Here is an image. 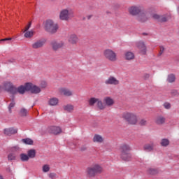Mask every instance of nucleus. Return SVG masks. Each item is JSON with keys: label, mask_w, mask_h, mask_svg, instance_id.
<instances>
[{"label": "nucleus", "mask_w": 179, "mask_h": 179, "mask_svg": "<svg viewBox=\"0 0 179 179\" xmlns=\"http://www.w3.org/2000/svg\"><path fill=\"white\" fill-rule=\"evenodd\" d=\"M21 162H29V159L27 154L22 153L20 155Z\"/></svg>", "instance_id": "obj_34"}, {"label": "nucleus", "mask_w": 179, "mask_h": 179, "mask_svg": "<svg viewBox=\"0 0 179 179\" xmlns=\"http://www.w3.org/2000/svg\"><path fill=\"white\" fill-rule=\"evenodd\" d=\"M29 85V83H25L24 85H20L18 87H17V93L20 94H24L26 92H27V85Z\"/></svg>", "instance_id": "obj_18"}, {"label": "nucleus", "mask_w": 179, "mask_h": 179, "mask_svg": "<svg viewBox=\"0 0 179 179\" xmlns=\"http://www.w3.org/2000/svg\"><path fill=\"white\" fill-rule=\"evenodd\" d=\"M103 55L108 61H110V62H115L118 59L117 57V53L111 50L110 49H108L104 50Z\"/></svg>", "instance_id": "obj_5"}, {"label": "nucleus", "mask_w": 179, "mask_h": 179, "mask_svg": "<svg viewBox=\"0 0 179 179\" xmlns=\"http://www.w3.org/2000/svg\"><path fill=\"white\" fill-rule=\"evenodd\" d=\"M68 41L70 43V44H72L73 45H76L79 42V38L78 37V35L75 34H71L68 37Z\"/></svg>", "instance_id": "obj_15"}, {"label": "nucleus", "mask_w": 179, "mask_h": 179, "mask_svg": "<svg viewBox=\"0 0 179 179\" xmlns=\"http://www.w3.org/2000/svg\"><path fill=\"white\" fill-rule=\"evenodd\" d=\"M171 94L172 96H178V92H177V90H172Z\"/></svg>", "instance_id": "obj_48"}, {"label": "nucleus", "mask_w": 179, "mask_h": 179, "mask_svg": "<svg viewBox=\"0 0 179 179\" xmlns=\"http://www.w3.org/2000/svg\"><path fill=\"white\" fill-rule=\"evenodd\" d=\"M93 142L95 143H103L104 142V138L100 134H95L93 137Z\"/></svg>", "instance_id": "obj_21"}, {"label": "nucleus", "mask_w": 179, "mask_h": 179, "mask_svg": "<svg viewBox=\"0 0 179 179\" xmlns=\"http://www.w3.org/2000/svg\"><path fill=\"white\" fill-rule=\"evenodd\" d=\"M17 133V129L13 127L4 129V135H6L7 136H10V135H13Z\"/></svg>", "instance_id": "obj_19"}, {"label": "nucleus", "mask_w": 179, "mask_h": 179, "mask_svg": "<svg viewBox=\"0 0 179 179\" xmlns=\"http://www.w3.org/2000/svg\"><path fill=\"white\" fill-rule=\"evenodd\" d=\"M169 145H170V141H169V139L167 138H164L161 140V146H169Z\"/></svg>", "instance_id": "obj_37"}, {"label": "nucleus", "mask_w": 179, "mask_h": 179, "mask_svg": "<svg viewBox=\"0 0 179 179\" xmlns=\"http://www.w3.org/2000/svg\"><path fill=\"white\" fill-rule=\"evenodd\" d=\"M75 17V13L73 10L70 8H63L60 10L59 14V19L63 20L64 22H68L71 20L72 17Z\"/></svg>", "instance_id": "obj_1"}, {"label": "nucleus", "mask_w": 179, "mask_h": 179, "mask_svg": "<svg viewBox=\"0 0 179 179\" xmlns=\"http://www.w3.org/2000/svg\"><path fill=\"white\" fill-rule=\"evenodd\" d=\"M137 19H138V22H146V20H148V17L146 16V14L141 13V14H139Z\"/></svg>", "instance_id": "obj_29"}, {"label": "nucleus", "mask_w": 179, "mask_h": 179, "mask_svg": "<svg viewBox=\"0 0 179 179\" xmlns=\"http://www.w3.org/2000/svg\"><path fill=\"white\" fill-rule=\"evenodd\" d=\"M41 89H45V87H47V83L45 81H43L41 83Z\"/></svg>", "instance_id": "obj_45"}, {"label": "nucleus", "mask_w": 179, "mask_h": 179, "mask_svg": "<svg viewBox=\"0 0 179 179\" xmlns=\"http://www.w3.org/2000/svg\"><path fill=\"white\" fill-rule=\"evenodd\" d=\"M110 13H111L110 11H106L107 15H110Z\"/></svg>", "instance_id": "obj_55"}, {"label": "nucleus", "mask_w": 179, "mask_h": 179, "mask_svg": "<svg viewBox=\"0 0 179 179\" xmlns=\"http://www.w3.org/2000/svg\"><path fill=\"white\" fill-rule=\"evenodd\" d=\"M0 179H3V177L0 175Z\"/></svg>", "instance_id": "obj_56"}, {"label": "nucleus", "mask_w": 179, "mask_h": 179, "mask_svg": "<svg viewBox=\"0 0 179 179\" xmlns=\"http://www.w3.org/2000/svg\"><path fill=\"white\" fill-rule=\"evenodd\" d=\"M96 107H98L99 110H104V108H106V105L103 103V101L100 100V99H98V101H96Z\"/></svg>", "instance_id": "obj_33"}, {"label": "nucleus", "mask_w": 179, "mask_h": 179, "mask_svg": "<svg viewBox=\"0 0 179 179\" xmlns=\"http://www.w3.org/2000/svg\"><path fill=\"white\" fill-rule=\"evenodd\" d=\"M99 99L95 97H92L88 101V104L90 106V107H93L96 103H97Z\"/></svg>", "instance_id": "obj_32"}, {"label": "nucleus", "mask_w": 179, "mask_h": 179, "mask_svg": "<svg viewBox=\"0 0 179 179\" xmlns=\"http://www.w3.org/2000/svg\"><path fill=\"white\" fill-rule=\"evenodd\" d=\"M9 40H12V38H4V39H1V40H0V42H1V41H9Z\"/></svg>", "instance_id": "obj_51"}, {"label": "nucleus", "mask_w": 179, "mask_h": 179, "mask_svg": "<svg viewBox=\"0 0 179 179\" xmlns=\"http://www.w3.org/2000/svg\"><path fill=\"white\" fill-rule=\"evenodd\" d=\"M120 153H129L131 152V146L128 144H122L120 148Z\"/></svg>", "instance_id": "obj_20"}, {"label": "nucleus", "mask_w": 179, "mask_h": 179, "mask_svg": "<svg viewBox=\"0 0 179 179\" xmlns=\"http://www.w3.org/2000/svg\"><path fill=\"white\" fill-rule=\"evenodd\" d=\"M44 44H45V41L44 40H38L34 42L31 45V48L34 50H38L40 48H43L44 47Z\"/></svg>", "instance_id": "obj_14"}, {"label": "nucleus", "mask_w": 179, "mask_h": 179, "mask_svg": "<svg viewBox=\"0 0 179 179\" xmlns=\"http://www.w3.org/2000/svg\"><path fill=\"white\" fill-rule=\"evenodd\" d=\"M103 101L105 104H106V106H108V107H111V106L114 105V99H113L110 96L104 98Z\"/></svg>", "instance_id": "obj_23"}, {"label": "nucleus", "mask_w": 179, "mask_h": 179, "mask_svg": "<svg viewBox=\"0 0 179 179\" xmlns=\"http://www.w3.org/2000/svg\"><path fill=\"white\" fill-rule=\"evenodd\" d=\"M148 124V121L145 119H142L139 122V125H141V127H145V125Z\"/></svg>", "instance_id": "obj_43"}, {"label": "nucleus", "mask_w": 179, "mask_h": 179, "mask_svg": "<svg viewBox=\"0 0 179 179\" xmlns=\"http://www.w3.org/2000/svg\"><path fill=\"white\" fill-rule=\"evenodd\" d=\"M16 103H15V101H12L11 103L9 104L8 106V111L10 113H12V109L13 108V107H15Z\"/></svg>", "instance_id": "obj_40"}, {"label": "nucleus", "mask_w": 179, "mask_h": 179, "mask_svg": "<svg viewBox=\"0 0 179 179\" xmlns=\"http://www.w3.org/2000/svg\"><path fill=\"white\" fill-rule=\"evenodd\" d=\"M59 100L57 98H51L49 101L48 104L54 106H57Z\"/></svg>", "instance_id": "obj_30"}, {"label": "nucleus", "mask_w": 179, "mask_h": 179, "mask_svg": "<svg viewBox=\"0 0 179 179\" xmlns=\"http://www.w3.org/2000/svg\"><path fill=\"white\" fill-rule=\"evenodd\" d=\"M147 172L148 174H150L151 176H155V174H157V173H159L157 169L153 168H149Z\"/></svg>", "instance_id": "obj_36"}, {"label": "nucleus", "mask_w": 179, "mask_h": 179, "mask_svg": "<svg viewBox=\"0 0 179 179\" xmlns=\"http://www.w3.org/2000/svg\"><path fill=\"white\" fill-rule=\"evenodd\" d=\"M105 85L118 86V85H120V80L114 76H110L107 80H105Z\"/></svg>", "instance_id": "obj_10"}, {"label": "nucleus", "mask_w": 179, "mask_h": 179, "mask_svg": "<svg viewBox=\"0 0 179 179\" xmlns=\"http://www.w3.org/2000/svg\"><path fill=\"white\" fill-rule=\"evenodd\" d=\"M24 34V36L25 37V38H31V37H33L34 36V31L31 30V31H23Z\"/></svg>", "instance_id": "obj_27"}, {"label": "nucleus", "mask_w": 179, "mask_h": 179, "mask_svg": "<svg viewBox=\"0 0 179 179\" xmlns=\"http://www.w3.org/2000/svg\"><path fill=\"white\" fill-rule=\"evenodd\" d=\"M31 27V22H29L28 25L25 27L24 31H29V29Z\"/></svg>", "instance_id": "obj_46"}, {"label": "nucleus", "mask_w": 179, "mask_h": 179, "mask_svg": "<svg viewBox=\"0 0 179 179\" xmlns=\"http://www.w3.org/2000/svg\"><path fill=\"white\" fill-rule=\"evenodd\" d=\"M92 17H93L92 15H90L87 16V19H88V20H90V19H92Z\"/></svg>", "instance_id": "obj_53"}, {"label": "nucleus", "mask_w": 179, "mask_h": 179, "mask_svg": "<svg viewBox=\"0 0 179 179\" xmlns=\"http://www.w3.org/2000/svg\"><path fill=\"white\" fill-rule=\"evenodd\" d=\"M154 148H155V144L153 143L145 144L144 145V150H146L147 152H152Z\"/></svg>", "instance_id": "obj_28"}, {"label": "nucleus", "mask_w": 179, "mask_h": 179, "mask_svg": "<svg viewBox=\"0 0 179 179\" xmlns=\"http://www.w3.org/2000/svg\"><path fill=\"white\" fill-rule=\"evenodd\" d=\"M87 147L83 146V147H81L80 150H82L83 152H85V150H87Z\"/></svg>", "instance_id": "obj_52"}, {"label": "nucleus", "mask_w": 179, "mask_h": 179, "mask_svg": "<svg viewBox=\"0 0 179 179\" xmlns=\"http://www.w3.org/2000/svg\"><path fill=\"white\" fill-rule=\"evenodd\" d=\"M120 157L124 162H129L132 159V155H131V152H123L120 153Z\"/></svg>", "instance_id": "obj_17"}, {"label": "nucleus", "mask_w": 179, "mask_h": 179, "mask_svg": "<svg viewBox=\"0 0 179 179\" xmlns=\"http://www.w3.org/2000/svg\"><path fill=\"white\" fill-rule=\"evenodd\" d=\"M64 111H67V113H73L75 110V106L72 104H67L63 106Z\"/></svg>", "instance_id": "obj_24"}, {"label": "nucleus", "mask_w": 179, "mask_h": 179, "mask_svg": "<svg viewBox=\"0 0 179 179\" xmlns=\"http://www.w3.org/2000/svg\"><path fill=\"white\" fill-rule=\"evenodd\" d=\"M152 17L155 20H158V22H167V20L171 19V15L166 14L164 15H159V14H153Z\"/></svg>", "instance_id": "obj_7"}, {"label": "nucleus", "mask_w": 179, "mask_h": 179, "mask_svg": "<svg viewBox=\"0 0 179 179\" xmlns=\"http://www.w3.org/2000/svg\"><path fill=\"white\" fill-rule=\"evenodd\" d=\"M42 170L43 173H48L50 171V165L45 164L43 166Z\"/></svg>", "instance_id": "obj_41"}, {"label": "nucleus", "mask_w": 179, "mask_h": 179, "mask_svg": "<svg viewBox=\"0 0 179 179\" xmlns=\"http://www.w3.org/2000/svg\"><path fill=\"white\" fill-rule=\"evenodd\" d=\"M143 11V7L139 5L131 6L128 8V12L131 16H138V15H141Z\"/></svg>", "instance_id": "obj_6"}, {"label": "nucleus", "mask_w": 179, "mask_h": 179, "mask_svg": "<svg viewBox=\"0 0 179 179\" xmlns=\"http://www.w3.org/2000/svg\"><path fill=\"white\" fill-rule=\"evenodd\" d=\"M27 115H29V110H27V109L22 108L19 111V116L20 117H27Z\"/></svg>", "instance_id": "obj_26"}, {"label": "nucleus", "mask_w": 179, "mask_h": 179, "mask_svg": "<svg viewBox=\"0 0 179 179\" xmlns=\"http://www.w3.org/2000/svg\"><path fill=\"white\" fill-rule=\"evenodd\" d=\"M60 94L64 96L65 97H72L73 96V91L69 88L62 87L59 90Z\"/></svg>", "instance_id": "obj_9"}, {"label": "nucleus", "mask_w": 179, "mask_h": 179, "mask_svg": "<svg viewBox=\"0 0 179 179\" xmlns=\"http://www.w3.org/2000/svg\"><path fill=\"white\" fill-rule=\"evenodd\" d=\"M167 82L169 83H173L176 82V76L174 74H169L167 78Z\"/></svg>", "instance_id": "obj_35"}, {"label": "nucleus", "mask_w": 179, "mask_h": 179, "mask_svg": "<svg viewBox=\"0 0 179 179\" xmlns=\"http://www.w3.org/2000/svg\"><path fill=\"white\" fill-rule=\"evenodd\" d=\"M124 58L127 61H131L135 58V55L132 52H126L124 54Z\"/></svg>", "instance_id": "obj_25"}, {"label": "nucleus", "mask_w": 179, "mask_h": 179, "mask_svg": "<svg viewBox=\"0 0 179 179\" xmlns=\"http://www.w3.org/2000/svg\"><path fill=\"white\" fill-rule=\"evenodd\" d=\"M27 155L29 159H34L36 157V150L31 149L27 151Z\"/></svg>", "instance_id": "obj_31"}, {"label": "nucleus", "mask_w": 179, "mask_h": 179, "mask_svg": "<svg viewBox=\"0 0 179 179\" xmlns=\"http://www.w3.org/2000/svg\"><path fill=\"white\" fill-rule=\"evenodd\" d=\"M163 107L166 108V110H170V108H171V104L169 102H165L163 104Z\"/></svg>", "instance_id": "obj_42"}, {"label": "nucleus", "mask_w": 179, "mask_h": 179, "mask_svg": "<svg viewBox=\"0 0 179 179\" xmlns=\"http://www.w3.org/2000/svg\"><path fill=\"white\" fill-rule=\"evenodd\" d=\"M149 78H150V74H148V73L144 74L143 79H145L146 80L149 79Z\"/></svg>", "instance_id": "obj_49"}, {"label": "nucleus", "mask_w": 179, "mask_h": 179, "mask_svg": "<svg viewBox=\"0 0 179 179\" xmlns=\"http://www.w3.org/2000/svg\"><path fill=\"white\" fill-rule=\"evenodd\" d=\"M22 142H23V143H25V145H33L34 143L33 140H31V138H23L22 140Z\"/></svg>", "instance_id": "obj_38"}, {"label": "nucleus", "mask_w": 179, "mask_h": 179, "mask_svg": "<svg viewBox=\"0 0 179 179\" xmlns=\"http://www.w3.org/2000/svg\"><path fill=\"white\" fill-rule=\"evenodd\" d=\"M8 93H10L11 94H17V87L13 85L8 91Z\"/></svg>", "instance_id": "obj_39"}, {"label": "nucleus", "mask_w": 179, "mask_h": 179, "mask_svg": "<svg viewBox=\"0 0 179 179\" xmlns=\"http://www.w3.org/2000/svg\"><path fill=\"white\" fill-rule=\"evenodd\" d=\"M15 149H16V150H19V147L16 146V147H14Z\"/></svg>", "instance_id": "obj_54"}, {"label": "nucleus", "mask_w": 179, "mask_h": 179, "mask_svg": "<svg viewBox=\"0 0 179 179\" xmlns=\"http://www.w3.org/2000/svg\"><path fill=\"white\" fill-rule=\"evenodd\" d=\"M44 29L48 33L54 34L58 30V24L54 22L52 20H47L44 22Z\"/></svg>", "instance_id": "obj_4"}, {"label": "nucleus", "mask_w": 179, "mask_h": 179, "mask_svg": "<svg viewBox=\"0 0 179 179\" xmlns=\"http://www.w3.org/2000/svg\"><path fill=\"white\" fill-rule=\"evenodd\" d=\"M48 130L50 134H52L53 135H59V134H62V129L57 126L50 127Z\"/></svg>", "instance_id": "obj_13"}, {"label": "nucleus", "mask_w": 179, "mask_h": 179, "mask_svg": "<svg viewBox=\"0 0 179 179\" xmlns=\"http://www.w3.org/2000/svg\"><path fill=\"white\" fill-rule=\"evenodd\" d=\"M51 1H54V0H51Z\"/></svg>", "instance_id": "obj_58"}, {"label": "nucleus", "mask_w": 179, "mask_h": 179, "mask_svg": "<svg viewBox=\"0 0 179 179\" xmlns=\"http://www.w3.org/2000/svg\"><path fill=\"white\" fill-rule=\"evenodd\" d=\"M136 47L139 50L140 54L141 55H146V45H145V42L141 41L136 43Z\"/></svg>", "instance_id": "obj_12"}, {"label": "nucleus", "mask_w": 179, "mask_h": 179, "mask_svg": "<svg viewBox=\"0 0 179 179\" xmlns=\"http://www.w3.org/2000/svg\"><path fill=\"white\" fill-rule=\"evenodd\" d=\"M27 92H31L33 94H38V93H41V88L33 85V83H28Z\"/></svg>", "instance_id": "obj_8"}, {"label": "nucleus", "mask_w": 179, "mask_h": 179, "mask_svg": "<svg viewBox=\"0 0 179 179\" xmlns=\"http://www.w3.org/2000/svg\"><path fill=\"white\" fill-rule=\"evenodd\" d=\"M122 118L129 125H136L138 124V115L134 113L124 112L122 115Z\"/></svg>", "instance_id": "obj_3"}, {"label": "nucleus", "mask_w": 179, "mask_h": 179, "mask_svg": "<svg viewBox=\"0 0 179 179\" xmlns=\"http://www.w3.org/2000/svg\"><path fill=\"white\" fill-rule=\"evenodd\" d=\"M13 86V84L9 81H6L3 83L2 89L6 92H9L10 89Z\"/></svg>", "instance_id": "obj_22"}, {"label": "nucleus", "mask_w": 179, "mask_h": 179, "mask_svg": "<svg viewBox=\"0 0 179 179\" xmlns=\"http://www.w3.org/2000/svg\"><path fill=\"white\" fill-rule=\"evenodd\" d=\"M8 160H15L16 159V155L15 154H9L8 156Z\"/></svg>", "instance_id": "obj_44"}, {"label": "nucleus", "mask_w": 179, "mask_h": 179, "mask_svg": "<svg viewBox=\"0 0 179 179\" xmlns=\"http://www.w3.org/2000/svg\"><path fill=\"white\" fill-rule=\"evenodd\" d=\"M155 122L157 125H163L166 124V117L162 115H159L156 117Z\"/></svg>", "instance_id": "obj_16"}, {"label": "nucleus", "mask_w": 179, "mask_h": 179, "mask_svg": "<svg viewBox=\"0 0 179 179\" xmlns=\"http://www.w3.org/2000/svg\"><path fill=\"white\" fill-rule=\"evenodd\" d=\"M50 44L52 50H54L55 51H57V50H59V48H62V47L65 45V43H64V41H52Z\"/></svg>", "instance_id": "obj_11"}, {"label": "nucleus", "mask_w": 179, "mask_h": 179, "mask_svg": "<svg viewBox=\"0 0 179 179\" xmlns=\"http://www.w3.org/2000/svg\"><path fill=\"white\" fill-rule=\"evenodd\" d=\"M163 52H164V47L161 46L160 50H159V55H162V54H163Z\"/></svg>", "instance_id": "obj_50"}, {"label": "nucleus", "mask_w": 179, "mask_h": 179, "mask_svg": "<svg viewBox=\"0 0 179 179\" xmlns=\"http://www.w3.org/2000/svg\"><path fill=\"white\" fill-rule=\"evenodd\" d=\"M2 90V87L0 85V92Z\"/></svg>", "instance_id": "obj_57"}, {"label": "nucleus", "mask_w": 179, "mask_h": 179, "mask_svg": "<svg viewBox=\"0 0 179 179\" xmlns=\"http://www.w3.org/2000/svg\"><path fill=\"white\" fill-rule=\"evenodd\" d=\"M86 173L90 178H93V177H96L97 174H101V173H103V167L96 164L88 167L86 170Z\"/></svg>", "instance_id": "obj_2"}, {"label": "nucleus", "mask_w": 179, "mask_h": 179, "mask_svg": "<svg viewBox=\"0 0 179 179\" xmlns=\"http://www.w3.org/2000/svg\"><path fill=\"white\" fill-rule=\"evenodd\" d=\"M49 177L50 178H52V179L57 178V174H55V173H51L49 174Z\"/></svg>", "instance_id": "obj_47"}]
</instances>
